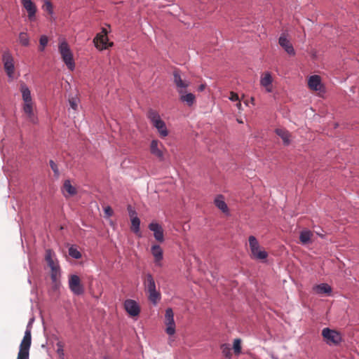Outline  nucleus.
<instances>
[{"mask_svg":"<svg viewBox=\"0 0 359 359\" xmlns=\"http://www.w3.org/2000/svg\"><path fill=\"white\" fill-rule=\"evenodd\" d=\"M45 260L50 270V278L57 287L61 277V268L56 254L51 249L46 250Z\"/></svg>","mask_w":359,"mask_h":359,"instance_id":"nucleus-1","label":"nucleus"},{"mask_svg":"<svg viewBox=\"0 0 359 359\" xmlns=\"http://www.w3.org/2000/svg\"><path fill=\"white\" fill-rule=\"evenodd\" d=\"M34 318H31L27 325L23 339L20 344L17 359H29L32 344V330Z\"/></svg>","mask_w":359,"mask_h":359,"instance_id":"nucleus-2","label":"nucleus"},{"mask_svg":"<svg viewBox=\"0 0 359 359\" xmlns=\"http://www.w3.org/2000/svg\"><path fill=\"white\" fill-rule=\"evenodd\" d=\"M147 117L153 126L158 130L161 137L164 138L168 135V130L166 128L165 123L161 119L158 111L150 109L148 111Z\"/></svg>","mask_w":359,"mask_h":359,"instance_id":"nucleus-3","label":"nucleus"},{"mask_svg":"<svg viewBox=\"0 0 359 359\" xmlns=\"http://www.w3.org/2000/svg\"><path fill=\"white\" fill-rule=\"evenodd\" d=\"M58 50L61 55L62 61L67 65V68L71 71L74 70L75 67V62L73 58V54L69 46L65 39L60 41Z\"/></svg>","mask_w":359,"mask_h":359,"instance_id":"nucleus-4","label":"nucleus"},{"mask_svg":"<svg viewBox=\"0 0 359 359\" xmlns=\"http://www.w3.org/2000/svg\"><path fill=\"white\" fill-rule=\"evenodd\" d=\"M249 246L251 252V257L257 260H264L268 257V253L261 249L257 239L254 236L248 238Z\"/></svg>","mask_w":359,"mask_h":359,"instance_id":"nucleus-5","label":"nucleus"},{"mask_svg":"<svg viewBox=\"0 0 359 359\" xmlns=\"http://www.w3.org/2000/svg\"><path fill=\"white\" fill-rule=\"evenodd\" d=\"M322 336L330 346L338 345L342 340L341 335L339 332L328 327H325L322 330Z\"/></svg>","mask_w":359,"mask_h":359,"instance_id":"nucleus-6","label":"nucleus"},{"mask_svg":"<svg viewBox=\"0 0 359 359\" xmlns=\"http://www.w3.org/2000/svg\"><path fill=\"white\" fill-rule=\"evenodd\" d=\"M95 47L99 50L107 49L109 46H112L113 43H109L107 37V30L102 28L101 32L98 33L93 39Z\"/></svg>","mask_w":359,"mask_h":359,"instance_id":"nucleus-7","label":"nucleus"},{"mask_svg":"<svg viewBox=\"0 0 359 359\" xmlns=\"http://www.w3.org/2000/svg\"><path fill=\"white\" fill-rule=\"evenodd\" d=\"M2 62L7 76L9 78H13L15 70L14 60L13 56L8 51H6L3 53Z\"/></svg>","mask_w":359,"mask_h":359,"instance_id":"nucleus-8","label":"nucleus"},{"mask_svg":"<svg viewBox=\"0 0 359 359\" xmlns=\"http://www.w3.org/2000/svg\"><path fill=\"white\" fill-rule=\"evenodd\" d=\"M123 306L127 313L131 317H137L140 313V306L137 302L133 299H126Z\"/></svg>","mask_w":359,"mask_h":359,"instance_id":"nucleus-9","label":"nucleus"},{"mask_svg":"<svg viewBox=\"0 0 359 359\" xmlns=\"http://www.w3.org/2000/svg\"><path fill=\"white\" fill-rule=\"evenodd\" d=\"M21 3L28 13L29 20L30 21L35 20L37 11L35 4L32 0H21Z\"/></svg>","mask_w":359,"mask_h":359,"instance_id":"nucleus-10","label":"nucleus"},{"mask_svg":"<svg viewBox=\"0 0 359 359\" xmlns=\"http://www.w3.org/2000/svg\"><path fill=\"white\" fill-rule=\"evenodd\" d=\"M68 284L71 292H83V290L81 279L77 275H70L68 280Z\"/></svg>","mask_w":359,"mask_h":359,"instance_id":"nucleus-11","label":"nucleus"},{"mask_svg":"<svg viewBox=\"0 0 359 359\" xmlns=\"http://www.w3.org/2000/svg\"><path fill=\"white\" fill-rule=\"evenodd\" d=\"M149 229L154 232V236L157 241L161 243L164 241L163 229L161 225L153 222L149 224Z\"/></svg>","mask_w":359,"mask_h":359,"instance_id":"nucleus-12","label":"nucleus"},{"mask_svg":"<svg viewBox=\"0 0 359 359\" xmlns=\"http://www.w3.org/2000/svg\"><path fill=\"white\" fill-rule=\"evenodd\" d=\"M163 147V144L157 140H153L150 144L151 153L156 156L160 161H163L164 155L161 148Z\"/></svg>","mask_w":359,"mask_h":359,"instance_id":"nucleus-13","label":"nucleus"},{"mask_svg":"<svg viewBox=\"0 0 359 359\" xmlns=\"http://www.w3.org/2000/svg\"><path fill=\"white\" fill-rule=\"evenodd\" d=\"M279 45L285 50V51L290 55H294V49L290 43V40L287 38L285 34H282L278 39Z\"/></svg>","mask_w":359,"mask_h":359,"instance_id":"nucleus-14","label":"nucleus"},{"mask_svg":"<svg viewBox=\"0 0 359 359\" xmlns=\"http://www.w3.org/2000/svg\"><path fill=\"white\" fill-rule=\"evenodd\" d=\"M180 100L187 104L189 107H191L196 102V96L191 93H188L185 90H179Z\"/></svg>","mask_w":359,"mask_h":359,"instance_id":"nucleus-15","label":"nucleus"},{"mask_svg":"<svg viewBox=\"0 0 359 359\" xmlns=\"http://www.w3.org/2000/svg\"><path fill=\"white\" fill-rule=\"evenodd\" d=\"M173 81L176 85L177 88V92L179 90H185L189 86L190 82L188 81H184L182 79L180 72L178 70H175L173 72Z\"/></svg>","mask_w":359,"mask_h":359,"instance_id":"nucleus-16","label":"nucleus"},{"mask_svg":"<svg viewBox=\"0 0 359 359\" xmlns=\"http://www.w3.org/2000/svg\"><path fill=\"white\" fill-rule=\"evenodd\" d=\"M151 252L154 258V263L156 266H161V261L163 257V252L159 245H153L151 248Z\"/></svg>","mask_w":359,"mask_h":359,"instance_id":"nucleus-17","label":"nucleus"},{"mask_svg":"<svg viewBox=\"0 0 359 359\" xmlns=\"http://www.w3.org/2000/svg\"><path fill=\"white\" fill-rule=\"evenodd\" d=\"M272 76L270 72H265L262 76L260 79V84L262 86L264 87L268 93L272 92Z\"/></svg>","mask_w":359,"mask_h":359,"instance_id":"nucleus-18","label":"nucleus"},{"mask_svg":"<svg viewBox=\"0 0 359 359\" xmlns=\"http://www.w3.org/2000/svg\"><path fill=\"white\" fill-rule=\"evenodd\" d=\"M23 111L27 115L28 119L34 123H36L37 121V118L35 116L34 111H33V102H24L23 105Z\"/></svg>","mask_w":359,"mask_h":359,"instance_id":"nucleus-19","label":"nucleus"},{"mask_svg":"<svg viewBox=\"0 0 359 359\" xmlns=\"http://www.w3.org/2000/svg\"><path fill=\"white\" fill-rule=\"evenodd\" d=\"M62 191L65 198L73 196L77 194L76 189L71 184L69 180H66L64 182Z\"/></svg>","mask_w":359,"mask_h":359,"instance_id":"nucleus-20","label":"nucleus"},{"mask_svg":"<svg viewBox=\"0 0 359 359\" xmlns=\"http://www.w3.org/2000/svg\"><path fill=\"white\" fill-rule=\"evenodd\" d=\"M308 85L313 90H320L322 87L320 77L318 75L311 76L308 81Z\"/></svg>","mask_w":359,"mask_h":359,"instance_id":"nucleus-21","label":"nucleus"},{"mask_svg":"<svg viewBox=\"0 0 359 359\" xmlns=\"http://www.w3.org/2000/svg\"><path fill=\"white\" fill-rule=\"evenodd\" d=\"M215 205L216 207L219 209L224 213H229V208L226 203L224 201V196L222 195H218L215 201Z\"/></svg>","mask_w":359,"mask_h":359,"instance_id":"nucleus-22","label":"nucleus"},{"mask_svg":"<svg viewBox=\"0 0 359 359\" xmlns=\"http://www.w3.org/2000/svg\"><path fill=\"white\" fill-rule=\"evenodd\" d=\"M276 133L283 140L284 144H290L291 135L288 130L284 128H277Z\"/></svg>","mask_w":359,"mask_h":359,"instance_id":"nucleus-23","label":"nucleus"},{"mask_svg":"<svg viewBox=\"0 0 359 359\" xmlns=\"http://www.w3.org/2000/svg\"><path fill=\"white\" fill-rule=\"evenodd\" d=\"M147 292H156L154 280L151 274H148L145 280Z\"/></svg>","mask_w":359,"mask_h":359,"instance_id":"nucleus-24","label":"nucleus"},{"mask_svg":"<svg viewBox=\"0 0 359 359\" xmlns=\"http://www.w3.org/2000/svg\"><path fill=\"white\" fill-rule=\"evenodd\" d=\"M131 221V231L135 234L141 236L140 233V219L139 217H134L130 219Z\"/></svg>","mask_w":359,"mask_h":359,"instance_id":"nucleus-25","label":"nucleus"},{"mask_svg":"<svg viewBox=\"0 0 359 359\" xmlns=\"http://www.w3.org/2000/svg\"><path fill=\"white\" fill-rule=\"evenodd\" d=\"M313 233L309 230H304L301 231L299 235V240L302 244H308L311 243V236Z\"/></svg>","mask_w":359,"mask_h":359,"instance_id":"nucleus-26","label":"nucleus"},{"mask_svg":"<svg viewBox=\"0 0 359 359\" xmlns=\"http://www.w3.org/2000/svg\"><path fill=\"white\" fill-rule=\"evenodd\" d=\"M21 93L24 102H29L32 101L31 92L28 87H27L25 85L21 86Z\"/></svg>","mask_w":359,"mask_h":359,"instance_id":"nucleus-27","label":"nucleus"},{"mask_svg":"<svg viewBox=\"0 0 359 359\" xmlns=\"http://www.w3.org/2000/svg\"><path fill=\"white\" fill-rule=\"evenodd\" d=\"M314 292H332V287L327 283H321L313 287Z\"/></svg>","mask_w":359,"mask_h":359,"instance_id":"nucleus-28","label":"nucleus"},{"mask_svg":"<svg viewBox=\"0 0 359 359\" xmlns=\"http://www.w3.org/2000/svg\"><path fill=\"white\" fill-rule=\"evenodd\" d=\"M19 42L24 46L29 45V38L26 32H20L19 34Z\"/></svg>","mask_w":359,"mask_h":359,"instance_id":"nucleus-29","label":"nucleus"},{"mask_svg":"<svg viewBox=\"0 0 359 359\" xmlns=\"http://www.w3.org/2000/svg\"><path fill=\"white\" fill-rule=\"evenodd\" d=\"M165 325H166V329H165L166 333L170 336L173 335L175 333V321L167 323H165Z\"/></svg>","mask_w":359,"mask_h":359,"instance_id":"nucleus-30","label":"nucleus"},{"mask_svg":"<svg viewBox=\"0 0 359 359\" xmlns=\"http://www.w3.org/2000/svg\"><path fill=\"white\" fill-rule=\"evenodd\" d=\"M69 255L74 259H80L81 257V252L73 245L69 248Z\"/></svg>","mask_w":359,"mask_h":359,"instance_id":"nucleus-31","label":"nucleus"},{"mask_svg":"<svg viewBox=\"0 0 359 359\" xmlns=\"http://www.w3.org/2000/svg\"><path fill=\"white\" fill-rule=\"evenodd\" d=\"M174 320V313L172 309L168 308L165 310V323L173 322Z\"/></svg>","mask_w":359,"mask_h":359,"instance_id":"nucleus-32","label":"nucleus"},{"mask_svg":"<svg viewBox=\"0 0 359 359\" xmlns=\"http://www.w3.org/2000/svg\"><path fill=\"white\" fill-rule=\"evenodd\" d=\"M42 8L47 11L50 15L53 14V4L49 0H45L42 6Z\"/></svg>","mask_w":359,"mask_h":359,"instance_id":"nucleus-33","label":"nucleus"},{"mask_svg":"<svg viewBox=\"0 0 359 359\" xmlns=\"http://www.w3.org/2000/svg\"><path fill=\"white\" fill-rule=\"evenodd\" d=\"M233 348L236 354H240L241 352V340L235 339L233 344Z\"/></svg>","mask_w":359,"mask_h":359,"instance_id":"nucleus-34","label":"nucleus"},{"mask_svg":"<svg viewBox=\"0 0 359 359\" xmlns=\"http://www.w3.org/2000/svg\"><path fill=\"white\" fill-rule=\"evenodd\" d=\"M149 299L156 305L161 299V293H149Z\"/></svg>","mask_w":359,"mask_h":359,"instance_id":"nucleus-35","label":"nucleus"},{"mask_svg":"<svg viewBox=\"0 0 359 359\" xmlns=\"http://www.w3.org/2000/svg\"><path fill=\"white\" fill-rule=\"evenodd\" d=\"M48 42V37L46 35H42L39 39L40 50L43 51L45 47L47 46Z\"/></svg>","mask_w":359,"mask_h":359,"instance_id":"nucleus-36","label":"nucleus"},{"mask_svg":"<svg viewBox=\"0 0 359 359\" xmlns=\"http://www.w3.org/2000/svg\"><path fill=\"white\" fill-rule=\"evenodd\" d=\"M56 346H57L56 352H57V355H59V357L61 359H63L64 356H65V353H64L62 344L61 342H57Z\"/></svg>","mask_w":359,"mask_h":359,"instance_id":"nucleus-37","label":"nucleus"},{"mask_svg":"<svg viewBox=\"0 0 359 359\" xmlns=\"http://www.w3.org/2000/svg\"><path fill=\"white\" fill-rule=\"evenodd\" d=\"M69 103L70 105V107L76 110L78 107L79 104V99L77 97H72L69 100Z\"/></svg>","mask_w":359,"mask_h":359,"instance_id":"nucleus-38","label":"nucleus"},{"mask_svg":"<svg viewBox=\"0 0 359 359\" xmlns=\"http://www.w3.org/2000/svg\"><path fill=\"white\" fill-rule=\"evenodd\" d=\"M49 164H50V166L52 170L54 172V175L56 177H58L60 175V171H59L57 164L53 160H50L49 161Z\"/></svg>","mask_w":359,"mask_h":359,"instance_id":"nucleus-39","label":"nucleus"},{"mask_svg":"<svg viewBox=\"0 0 359 359\" xmlns=\"http://www.w3.org/2000/svg\"><path fill=\"white\" fill-rule=\"evenodd\" d=\"M127 209H128L130 219H132V218H134V217H138L136 211L135 210H133V208H132L131 205H129L128 206Z\"/></svg>","mask_w":359,"mask_h":359,"instance_id":"nucleus-40","label":"nucleus"},{"mask_svg":"<svg viewBox=\"0 0 359 359\" xmlns=\"http://www.w3.org/2000/svg\"><path fill=\"white\" fill-rule=\"evenodd\" d=\"M104 214L107 217H111L113 215V210L110 206L105 207L104 209Z\"/></svg>","mask_w":359,"mask_h":359,"instance_id":"nucleus-41","label":"nucleus"},{"mask_svg":"<svg viewBox=\"0 0 359 359\" xmlns=\"http://www.w3.org/2000/svg\"><path fill=\"white\" fill-rule=\"evenodd\" d=\"M222 348H223V353L225 355V356L229 357L230 356V348L226 344H224L222 346Z\"/></svg>","mask_w":359,"mask_h":359,"instance_id":"nucleus-42","label":"nucleus"},{"mask_svg":"<svg viewBox=\"0 0 359 359\" xmlns=\"http://www.w3.org/2000/svg\"><path fill=\"white\" fill-rule=\"evenodd\" d=\"M229 100L233 102L239 101V97H238V94L236 93H233V92H231Z\"/></svg>","mask_w":359,"mask_h":359,"instance_id":"nucleus-43","label":"nucleus"},{"mask_svg":"<svg viewBox=\"0 0 359 359\" xmlns=\"http://www.w3.org/2000/svg\"><path fill=\"white\" fill-rule=\"evenodd\" d=\"M315 233L320 238H324L325 234H323V230L320 228H318L317 230H315Z\"/></svg>","mask_w":359,"mask_h":359,"instance_id":"nucleus-44","label":"nucleus"},{"mask_svg":"<svg viewBox=\"0 0 359 359\" xmlns=\"http://www.w3.org/2000/svg\"><path fill=\"white\" fill-rule=\"evenodd\" d=\"M205 86H206L205 84H201L198 88V90L200 92L203 91L205 88Z\"/></svg>","mask_w":359,"mask_h":359,"instance_id":"nucleus-45","label":"nucleus"},{"mask_svg":"<svg viewBox=\"0 0 359 359\" xmlns=\"http://www.w3.org/2000/svg\"><path fill=\"white\" fill-rule=\"evenodd\" d=\"M236 107H237V108H238V109H241L242 105H241V102H238L236 104Z\"/></svg>","mask_w":359,"mask_h":359,"instance_id":"nucleus-46","label":"nucleus"},{"mask_svg":"<svg viewBox=\"0 0 359 359\" xmlns=\"http://www.w3.org/2000/svg\"><path fill=\"white\" fill-rule=\"evenodd\" d=\"M323 294H327V295H331L332 293H330V292H328V293H323Z\"/></svg>","mask_w":359,"mask_h":359,"instance_id":"nucleus-47","label":"nucleus"},{"mask_svg":"<svg viewBox=\"0 0 359 359\" xmlns=\"http://www.w3.org/2000/svg\"><path fill=\"white\" fill-rule=\"evenodd\" d=\"M238 121L239 123H243V122L241 121V120H238Z\"/></svg>","mask_w":359,"mask_h":359,"instance_id":"nucleus-48","label":"nucleus"},{"mask_svg":"<svg viewBox=\"0 0 359 359\" xmlns=\"http://www.w3.org/2000/svg\"><path fill=\"white\" fill-rule=\"evenodd\" d=\"M104 359H109L107 357H104Z\"/></svg>","mask_w":359,"mask_h":359,"instance_id":"nucleus-49","label":"nucleus"},{"mask_svg":"<svg viewBox=\"0 0 359 359\" xmlns=\"http://www.w3.org/2000/svg\"><path fill=\"white\" fill-rule=\"evenodd\" d=\"M275 359H277V358H275Z\"/></svg>","mask_w":359,"mask_h":359,"instance_id":"nucleus-50","label":"nucleus"}]
</instances>
